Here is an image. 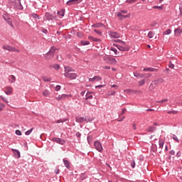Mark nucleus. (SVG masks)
<instances>
[{
  "label": "nucleus",
  "mask_w": 182,
  "mask_h": 182,
  "mask_svg": "<svg viewBox=\"0 0 182 182\" xmlns=\"http://www.w3.org/2000/svg\"><path fill=\"white\" fill-rule=\"evenodd\" d=\"M56 50H58V48H56L55 46L50 47L49 51L46 53V59H50L51 58H53Z\"/></svg>",
  "instance_id": "obj_1"
},
{
  "label": "nucleus",
  "mask_w": 182,
  "mask_h": 182,
  "mask_svg": "<svg viewBox=\"0 0 182 182\" xmlns=\"http://www.w3.org/2000/svg\"><path fill=\"white\" fill-rule=\"evenodd\" d=\"M64 76L65 77H67V79H70V80H75V79L77 77V74L72 72L68 73H64Z\"/></svg>",
  "instance_id": "obj_2"
},
{
  "label": "nucleus",
  "mask_w": 182,
  "mask_h": 182,
  "mask_svg": "<svg viewBox=\"0 0 182 182\" xmlns=\"http://www.w3.org/2000/svg\"><path fill=\"white\" fill-rule=\"evenodd\" d=\"M114 46L121 52H128V50L130 49L129 46H120V44H114Z\"/></svg>",
  "instance_id": "obj_3"
},
{
  "label": "nucleus",
  "mask_w": 182,
  "mask_h": 182,
  "mask_svg": "<svg viewBox=\"0 0 182 182\" xmlns=\"http://www.w3.org/2000/svg\"><path fill=\"white\" fill-rule=\"evenodd\" d=\"M94 146L96 150H97V151H100V153H102V151H103V146H102V143H100V141H95L94 142Z\"/></svg>",
  "instance_id": "obj_4"
},
{
  "label": "nucleus",
  "mask_w": 182,
  "mask_h": 182,
  "mask_svg": "<svg viewBox=\"0 0 182 182\" xmlns=\"http://www.w3.org/2000/svg\"><path fill=\"white\" fill-rule=\"evenodd\" d=\"M67 97H72V95H66V94H62L59 95L58 97H55L56 100L60 102V100H65Z\"/></svg>",
  "instance_id": "obj_5"
},
{
  "label": "nucleus",
  "mask_w": 182,
  "mask_h": 182,
  "mask_svg": "<svg viewBox=\"0 0 182 182\" xmlns=\"http://www.w3.org/2000/svg\"><path fill=\"white\" fill-rule=\"evenodd\" d=\"M3 18L4 19V21H6V23L10 25V26H11L12 28H14V25L12 24V19H11V18H9V16L4 14H3Z\"/></svg>",
  "instance_id": "obj_6"
},
{
  "label": "nucleus",
  "mask_w": 182,
  "mask_h": 182,
  "mask_svg": "<svg viewBox=\"0 0 182 182\" xmlns=\"http://www.w3.org/2000/svg\"><path fill=\"white\" fill-rule=\"evenodd\" d=\"M3 49H5L6 50H9V52H19V50L8 45L4 46Z\"/></svg>",
  "instance_id": "obj_7"
},
{
  "label": "nucleus",
  "mask_w": 182,
  "mask_h": 182,
  "mask_svg": "<svg viewBox=\"0 0 182 182\" xmlns=\"http://www.w3.org/2000/svg\"><path fill=\"white\" fill-rule=\"evenodd\" d=\"M52 140L53 141H55V143H58V144L63 145L65 143H66L64 139L58 137H53Z\"/></svg>",
  "instance_id": "obj_8"
},
{
  "label": "nucleus",
  "mask_w": 182,
  "mask_h": 182,
  "mask_svg": "<svg viewBox=\"0 0 182 182\" xmlns=\"http://www.w3.org/2000/svg\"><path fill=\"white\" fill-rule=\"evenodd\" d=\"M75 122L77 123H85V122H87V119L85 117H75Z\"/></svg>",
  "instance_id": "obj_9"
},
{
  "label": "nucleus",
  "mask_w": 182,
  "mask_h": 182,
  "mask_svg": "<svg viewBox=\"0 0 182 182\" xmlns=\"http://www.w3.org/2000/svg\"><path fill=\"white\" fill-rule=\"evenodd\" d=\"M107 60L109 65H116L117 63V60L113 57L107 58Z\"/></svg>",
  "instance_id": "obj_10"
},
{
  "label": "nucleus",
  "mask_w": 182,
  "mask_h": 182,
  "mask_svg": "<svg viewBox=\"0 0 182 182\" xmlns=\"http://www.w3.org/2000/svg\"><path fill=\"white\" fill-rule=\"evenodd\" d=\"M44 21H53V16L50 13H46Z\"/></svg>",
  "instance_id": "obj_11"
},
{
  "label": "nucleus",
  "mask_w": 182,
  "mask_h": 182,
  "mask_svg": "<svg viewBox=\"0 0 182 182\" xmlns=\"http://www.w3.org/2000/svg\"><path fill=\"white\" fill-rule=\"evenodd\" d=\"M109 35L111 38H120V34H119V33L116 31H109Z\"/></svg>",
  "instance_id": "obj_12"
},
{
  "label": "nucleus",
  "mask_w": 182,
  "mask_h": 182,
  "mask_svg": "<svg viewBox=\"0 0 182 182\" xmlns=\"http://www.w3.org/2000/svg\"><path fill=\"white\" fill-rule=\"evenodd\" d=\"M16 159H21V152L18 149H11Z\"/></svg>",
  "instance_id": "obj_13"
},
{
  "label": "nucleus",
  "mask_w": 182,
  "mask_h": 182,
  "mask_svg": "<svg viewBox=\"0 0 182 182\" xmlns=\"http://www.w3.org/2000/svg\"><path fill=\"white\" fill-rule=\"evenodd\" d=\"M82 0H69L67 1V5H75V4H80Z\"/></svg>",
  "instance_id": "obj_14"
},
{
  "label": "nucleus",
  "mask_w": 182,
  "mask_h": 182,
  "mask_svg": "<svg viewBox=\"0 0 182 182\" xmlns=\"http://www.w3.org/2000/svg\"><path fill=\"white\" fill-rule=\"evenodd\" d=\"M65 73H70L72 72H75V70L70 66H64Z\"/></svg>",
  "instance_id": "obj_15"
},
{
  "label": "nucleus",
  "mask_w": 182,
  "mask_h": 182,
  "mask_svg": "<svg viewBox=\"0 0 182 182\" xmlns=\"http://www.w3.org/2000/svg\"><path fill=\"white\" fill-rule=\"evenodd\" d=\"M95 80H96V82H100V80H102V77L95 76L92 78L89 79V82H95Z\"/></svg>",
  "instance_id": "obj_16"
},
{
  "label": "nucleus",
  "mask_w": 182,
  "mask_h": 182,
  "mask_svg": "<svg viewBox=\"0 0 182 182\" xmlns=\"http://www.w3.org/2000/svg\"><path fill=\"white\" fill-rule=\"evenodd\" d=\"M175 36H180L182 33V28H177L174 30Z\"/></svg>",
  "instance_id": "obj_17"
},
{
  "label": "nucleus",
  "mask_w": 182,
  "mask_h": 182,
  "mask_svg": "<svg viewBox=\"0 0 182 182\" xmlns=\"http://www.w3.org/2000/svg\"><path fill=\"white\" fill-rule=\"evenodd\" d=\"M145 75H146L142 74V73H138V72L134 73V76L135 77H139V78H140V79L144 77Z\"/></svg>",
  "instance_id": "obj_18"
},
{
  "label": "nucleus",
  "mask_w": 182,
  "mask_h": 182,
  "mask_svg": "<svg viewBox=\"0 0 182 182\" xmlns=\"http://www.w3.org/2000/svg\"><path fill=\"white\" fill-rule=\"evenodd\" d=\"M63 161L64 163L65 167H66V168H68L69 170V168H70V163L69 162V161L64 159H63Z\"/></svg>",
  "instance_id": "obj_19"
},
{
  "label": "nucleus",
  "mask_w": 182,
  "mask_h": 182,
  "mask_svg": "<svg viewBox=\"0 0 182 182\" xmlns=\"http://www.w3.org/2000/svg\"><path fill=\"white\" fill-rule=\"evenodd\" d=\"M6 90L7 91H5V94L7 95H11L12 94V87H6Z\"/></svg>",
  "instance_id": "obj_20"
},
{
  "label": "nucleus",
  "mask_w": 182,
  "mask_h": 182,
  "mask_svg": "<svg viewBox=\"0 0 182 182\" xmlns=\"http://www.w3.org/2000/svg\"><path fill=\"white\" fill-rule=\"evenodd\" d=\"M117 16L118 18H120V19H124L125 18H129L128 15H123L121 12L117 13Z\"/></svg>",
  "instance_id": "obj_21"
},
{
  "label": "nucleus",
  "mask_w": 182,
  "mask_h": 182,
  "mask_svg": "<svg viewBox=\"0 0 182 182\" xmlns=\"http://www.w3.org/2000/svg\"><path fill=\"white\" fill-rule=\"evenodd\" d=\"M143 70L144 72H154L155 70H157V69L153 68H145Z\"/></svg>",
  "instance_id": "obj_22"
},
{
  "label": "nucleus",
  "mask_w": 182,
  "mask_h": 182,
  "mask_svg": "<svg viewBox=\"0 0 182 182\" xmlns=\"http://www.w3.org/2000/svg\"><path fill=\"white\" fill-rule=\"evenodd\" d=\"M156 128L154 127H149L146 129V132H149V133H153V132H156Z\"/></svg>",
  "instance_id": "obj_23"
},
{
  "label": "nucleus",
  "mask_w": 182,
  "mask_h": 182,
  "mask_svg": "<svg viewBox=\"0 0 182 182\" xmlns=\"http://www.w3.org/2000/svg\"><path fill=\"white\" fill-rule=\"evenodd\" d=\"M93 95H92V92H87L86 95H85V100H89V99H92Z\"/></svg>",
  "instance_id": "obj_24"
},
{
  "label": "nucleus",
  "mask_w": 182,
  "mask_h": 182,
  "mask_svg": "<svg viewBox=\"0 0 182 182\" xmlns=\"http://www.w3.org/2000/svg\"><path fill=\"white\" fill-rule=\"evenodd\" d=\"M124 93H127V95H132V93H136V91L132 89H127L124 90Z\"/></svg>",
  "instance_id": "obj_25"
},
{
  "label": "nucleus",
  "mask_w": 182,
  "mask_h": 182,
  "mask_svg": "<svg viewBox=\"0 0 182 182\" xmlns=\"http://www.w3.org/2000/svg\"><path fill=\"white\" fill-rule=\"evenodd\" d=\"M159 148L163 149V146H164V139H159Z\"/></svg>",
  "instance_id": "obj_26"
},
{
  "label": "nucleus",
  "mask_w": 182,
  "mask_h": 182,
  "mask_svg": "<svg viewBox=\"0 0 182 182\" xmlns=\"http://www.w3.org/2000/svg\"><path fill=\"white\" fill-rule=\"evenodd\" d=\"M102 26H103V23H97L92 25V28H100Z\"/></svg>",
  "instance_id": "obj_27"
},
{
  "label": "nucleus",
  "mask_w": 182,
  "mask_h": 182,
  "mask_svg": "<svg viewBox=\"0 0 182 182\" xmlns=\"http://www.w3.org/2000/svg\"><path fill=\"white\" fill-rule=\"evenodd\" d=\"M16 9H20V11H22V9H23V6H22V4H21V1H18L17 2Z\"/></svg>",
  "instance_id": "obj_28"
},
{
  "label": "nucleus",
  "mask_w": 182,
  "mask_h": 182,
  "mask_svg": "<svg viewBox=\"0 0 182 182\" xmlns=\"http://www.w3.org/2000/svg\"><path fill=\"white\" fill-rule=\"evenodd\" d=\"M10 77H11V79H9V82H11V83H15V82H16V77H15L14 75H10Z\"/></svg>",
  "instance_id": "obj_29"
},
{
  "label": "nucleus",
  "mask_w": 182,
  "mask_h": 182,
  "mask_svg": "<svg viewBox=\"0 0 182 182\" xmlns=\"http://www.w3.org/2000/svg\"><path fill=\"white\" fill-rule=\"evenodd\" d=\"M42 79L44 82H50L52 80V78L48 76H43Z\"/></svg>",
  "instance_id": "obj_30"
},
{
  "label": "nucleus",
  "mask_w": 182,
  "mask_h": 182,
  "mask_svg": "<svg viewBox=\"0 0 182 182\" xmlns=\"http://www.w3.org/2000/svg\"><path fill=\"white\" fill-rule=\"evenodd\" d=\"M50 68H53L55 70H59V69H60V65H59L58 64H54L51 65Z\"/></svg>",
  "instance_id": "obj_31"
},
{
  "label": "nucleus",
  "mask_w": 182,
  "mask_h": 182,
  "mask_svg": "<svg viewBox=\"0 0 182 182\" xmlns=\"http://www.w3.org/2000/svg\"><path fill=\"white\" fill-rule=\"evenodd\" d=\"M110 50H112V52H114V55L116 56H117L119 55V50H117L116 48L111 47L110 48Z\"/></svg>",
  "instance_id": "obj_32"
},
{
  "label": "nucleus",
  "mask_w": 182,
  "mask_h": 182,
  "mask_svg": "<svg viewBox=\"0 0 182 182\" xmlns=\"http://www.w3.org/2000/svg\"><path fill=\"white\" fill-rule=\"evenodd\" d=\"M58 15L59 16H65V10L62 9V10L58 11Z\"/></svg>",
  "instance_id": "obj_33"
},
{
  "label": "nucleus",
  "mask_w": 182,
  "mask_h": 182,
  "mask_svg": "<svg viewBox=\"0 0 182 182\" xmlns=\"http://www.w3.org/2000/svg\"><path fill=\"white\" fill-rule=\"evenodd\" d=\"M164 7V5L161 6H154L153 8L154 9H159L160 11L163 10V8Z\"/></svg>",
  "instance_id": "obj_34"
},
{
  "label": "nucleus",
  "mask_w": 182,
  "mask_h": 182,
  "mask_svg": "<svg viewBox=\"0 0 182 182\" xmlns=\"http://www.w3.org/2000/svg\"><path fill=\"white\" fill-rule=\"evenodd\" d=\"M153 36H154V32L149 31L148 33V38H149V39H152Z\"/></svg>",
  "instance_id": "obj_35"
},
{
  "label": "nucleus",
  "mask_w": 182,
  "mask_h": 182,
  "mask_svg": "<svg viewBox=\"0 0 182 182\" xmlns=\"http://www.w3.org/2000/svg\"><path fill=\"white\" fill-rule=\"evenodd\" d=\"M90 42L88 41H81V45L82 46H86L87 45H89Z\"/></svg>",
  "instance_id": "obj_36"
},
{
  "label": "nucleus",
  "mask_w": 182,
  "mask_h": 182,
  "mask_svg": "<svg viewBox=\"0 0 182 182\" xmlns=\"http://www.w3.org/2000/svg\"><path fill=\"white\" fill-rule=\"evenodd\" d=\"M146 83V80L143 79L138 82L139 86H143Z\"/></svg>",
  "instance_id": "obj_37"
},
{
  "label": "nucleus",
  "mask_w": 182,
  "mask_h": 182,
  "mask_svg": "<svg viewBox=\"0 0 182 182\" xmlns=\"http://www.w3.org/2000/svg\"><path fill=\"white\" fill-rule=\"evenodd\" d=\"M172 138L173 139V140H175V141H176L177 143H180V140H178V138L177 137V136L176 134H173L172 135Z\"/></svg>",
  "instance_id": "obj_38"
},
{
  "label": "nucleus",
  "mask_w": 182,
  "mask_h": 182,
  "mask_svg": "<svg viewBox=\"0 0 182 182\" xmlns=\"http://www.w3.org/2000/svg\"><path fill=\"white\" fill-rule=\"evenodd\" d=\"M177 113H178V112L176 110L168 111V114H177Z\"/></svg>",
  "instance_id": "obj_39"
},
{
  "label": "nucleus",
  "mask_w": 182,
  "mask_h": 182,
  "mask_svg": "<svg viewBox=\"0 0 182 182\" xmlns=\"http://www.w3.org/2000/svg\"><path fill=\"white\" fill-rule=\"evenodd\" d=\"M116 95V92L114 91H109L107 93V96H114Z\"/></svg>",
  "instance_id": "obj_40"
},
{
  "label": "nucleus",
  "mask_w": 182,
  "mask_h": 182,
  "mask_svg": "<svg viewBox=\"0 0 182 182\" xmlns=\"http://www.w3.org/2000/svg\"><path fill=\"white\" fill-rule=\"evenodd\" d=\"M32 132H33V128H31V129L26 132H25L26 136H29V134H31V133H32Z\"/></svg>",
  "instance_id": "obj_41"
},
{
  "label": "nucleus",
  "mask_w": 182,
  "mask_h": 182,
  "mask_svg": "<svg viewBox=\"0 0 182 182\" xmlns=\"http://www.w3.org/2000/svg\"><path fill=\"white\" fill-rule=\"evenodd\" d=\"M171 33V29H167L166 31H164V35H170Z\"/></svg>",
  "instance_id": "obj_42"
},
{
  "label": "nucleus",
  "mask_w": 182,
  "mask_h": 182,
  "mask_svg": "<svg viewBox=\"0 0 182 182\" xmlns=\"http://www.w3.org/2000/svg\"><path fill=\"white\" fill-rule=\"evenodd\" d=\"M68 119L65 118V119H58L57 121V123H65V122H68Z\"/></svg>",
  "instance_id": "obj_43"
},
{
  "label": "nucleus",
  "mask_w": 182,
  "mask_h": 182,
  "mask_svg": "<svg viewBox=\"0 0 182 182\" xmlns=\"http://www.w3.org/2000/svg\"><path fill=\"white\" fill-rule=\"evenodd\" d=\"M156 83L160 84V83H163V82H164V80L161 79V78H159L158 80L154 81Z\"/></svg>",
  "instance_id": "obj_44"
},
{
  "label": "nucleus",
  "mask_w": 182,
  "mask_h": 182,
  "mask_svg": "<svg viewBox=\"0 0 182 182\" xmlns=\"http://www.w3.org/2000/svg\"><path fill=\"white\" fill-rule=\"evenodd\" d=\"M43 96L48 97L50 95L49 90H44V92H43Z\"/></svg>",
  "instance_id": "obj_45"
},
{
  "label": "nucleus",
  "mask_w": 182,
  "mask_h": 182,
  "mask_svg": "<svg viewBox=\"0 0 182 182\" xmlns=\"http://www.w3.org/2000/svg\"><path fill=\"white\" fill-rule=\"evenodd\" d=\"M167 102H168V99H164L160 101H156V103H167Z\"/></svg>",
  "instance_id": "obj_46"
},
{
  "label": "nucleus",
  "mask_w": 182,
  "mask_h": 182,
  "mask_svg": "<svg viewBox=\"0 0 182 182\" xmlns=\"http://www.w3.org/2000/svg\"><path fill=\"white\" fill-rule=\"evenodd\" d=\"M131 166L132 168H134V167H136V161H134V160H132V161L131 162Z\"/></svg>",
  "instance_id": "obj_47"
},
{
  "label": "nucleus",
  "mask_w": 182,
  "mask_h": 182,
  "mask_svg": "<svg viewBox=\"0 0 182 182\" xmlns=\"http://www.w3.org/2000/svg\"><path fill=\"white\" fill-rule=\"evenodd\" d=\"M119 43L120 46H127V44H126L124 41H122L119 40Z\"/></svg>",
  "instance_id": "obj_48"
},
{
  "label": "nucleus",
  "mask_w": 182,
  "mask_h": 182,
  "mask_svg": "<svg viewBox=\"0 0 182 182\" xmlns=\"http://www.w3.org/2000/svg\"><path fill=\"white\" fill-rule=\"evenodd\" d=\"M180 16H182V2L179 5Z\"/></svg>",
  "instance_id": "obj_49"
},
{
  "label": "nucleus",
  "mask_w": 182,
  "mask_h": 182,
  "mask_svg": "<svg viewBox=\"0 0 182 182\" xmlns=\"http://www.w3.org/2000/svg\"><path fill=\"white\" fill-rule=\"evenodd\" d=\"M32 17L34 18V19H39V16L36 14H33Z\"/></svg>",
  "instance_id": "obj_50"
},
{
  "label": "nucleus",
  "mask_w": 182,
  "mask_h": 182,
  "mask_svg": "<svg viewBox=\"0 0 182 182\" xmlns=\"http://www.w3.org/2000/svg\"><path fill=\"white\" fill-rule=\"evenodd\" d=\"M16 134H17V136H22V132H21L20 130L17 129L16 130Z\"/></svg>",
  "instance_id": "obj_51"
},
{
  "label": "nucleus",
  "mask_w": 182,
  "mask_h": 182,
  "mask_svg": "<svg viewBox=\"0 0 182 182\" xmlns=\"http://www.w3.org/2000/svg\"><path fill=\"white\" fill-rule=\"evenodd\" d=\"M94 32H96L97 35H100V36L102 35V31L97 29H94Z\"/></svg>",
  "instance_id": "obj_52"
},
{
  "label": "nucleus",
  "mask_w": 182,
  "mask_h": 182,
  "mask_svg": "<svg viewBox=\"0 0 182 182\" xmlns=\"http://www.w3.org/2000/svg\"><path fill=\"white\" fill-rule=\"evenodd\" d=\"M4 107H5V105L2 103H0V112H2V110H4Z\"/></svg>",
  "instance_id": "obj_53"
},
{
  "label": "nucleus",
  "mask_w": 182,
  "mask_h": 182,
  "mask_svg": "<svg viewBox=\"0 0 182 182\" xmlns=\"http://www.w3.org/2000/svg\"><path fill=\"white\" fill-rule=\"evenodd\" d=\"M80 178L81 180H85V178H86V175L85 173H82L80 175Z\"/></svg>",
  "instance_id": "obj_54"
},
{
  "label": "nucleus",
  "mask_w": 182,
  "mask_h": 182,
  "mask_svg": "<svg viewBox=\"0 0 182 182\" xmlns=\"http://www.w3.org/2000/svg\"><path fill=\"white\" fill-rule=\"evenodd\" d=\"M100 87H105V85H100L95 86V89H99Z\"/></svg>",
  "instance_id": "obj_55"
},
{
  "label": "nucleus",
  "mask_w": 182,
  "mask_h": 182,
  "mask_svg": "<svg viewBox=\"0 0 182 182\" xmlns=\"http://www.w3.org/2000/svg\"><path fill=\"white\" fill-rule=\"evenodd\" d=\"M1 99H2L3 101H4L6 103H8V100H6L4 96H0Z\"/></svg>",
  "instance_id": "obj_56"
},
{
  "label": "nucleus",
  "mask_w": 182,
  "mask_h": 182,
  "mask_svg": "<svg viewBox=\"0 0 182 182\" xmlns=\"http://www.w3.org/2000/svg\"><path fill=\"white\" fill-rule=\"evenodd\" d=\"M55 90L56 92H59V90H60V85H56Z\"/></svg>",
  "instance_id": "obj_57"
},
{
  "label": "nucleus",
  "mask_w": 182,
  "mask_h": 182,
  "mask_svg": "<svg viewBox=\"0 0 182 182\" xmlns=\"http://www.w3.org/2000/svg\"><path fill=\"white\" fill-rule=\"evenodd\" d=\"M168 67H169L171 69H174V64L170 63Z\"/></svg>",
  "instance_id": "obj_58"
},
{
  "label": "nucleus",
  "mask_w": 182,
  "mask_h": 182,
  "mask_svg": "<svg viewBox=\"0 0 182 182\" xmlns=\"http://www.w3.org/2000/svg\"><path fill=\"white\" fill-rule=\"evenodd\" d=\"M126 108L122 109V113L120 114V116H122V114H124V113H126Z\"/></svg>",
  "instance_id": "obj_59"
},
{
  "label": "nucleus",
  "mask_w": 182,
  "mask_h": 182,
  "mask_svg": "<svg viewBox=\"0 0 182 182\" xmlns=\"http://www.w3.org/2000/svg\"><path fill=\"white\" fill-rule=\"evenodd\" d=\"M75 136H77V137H80V136H82V134H80V132H77L75 133Z\"/></svg>",
  "instance_id": "obj_60"
},
{
  "label": "nucleus",
  "mask_w": 182,
  "mask_h": 182,
  "mask_svg": "<svg viewBox=\"0 0 182 182\" xmlns=\"http://www.w3.org/2000/svg\"><path fill=\"white\" fill-rule=\"evenodd\" d=\"M170 154H171V156H174V154H176V151H174V150H171L170 151Z\"/></svg>",
  "instance_id": "obj_61"
},
{
  "label": "nucleus",
  "mask_w": 182,
  "mask_h": 182,
  "mask_svg": "<svg viewBox=\"0 0 182 182\" xmlns=\"http://www.w3.org/2000/svg\"><path fill=\"white\" fill-rule=\"evenodd\" d=\"M42 32H43V33H45V34L46 35V33H48V30L43 28V29L42 30Z\"/></svg>",
  "instance_id": "obj_62"
},
{
  "label": "nucleus",
  "mask_w": 182,
  "mask_h": 182,
  "mask_svg": "<svg viewBox=\"0 0 182 182\" xmlns=\"http://www.w3.org/2000/svg\"><path fill=\"white\" fill-rule=\"evenodd\" d=\"M111 87H114V89L117 90L119 86H117L116 85H111Z\"/></svg>",
  "instance_id": "obj_63"
},
{
  "label": "nucleus",
  "mask_w": 182,
  "mask_h": 182,
  "mask_svg": "<svg viewBox=\"0 0 182 182\" xmlns=\"http://www.w3.org/2000/svg\"><path fill=\"white\" fill-rule=\"evenodd\" d=\"M120 13H121V14H127V11H126V10H122Z\"/></svg>",
  "instance_id": "obj_64"
}]
</instances>
